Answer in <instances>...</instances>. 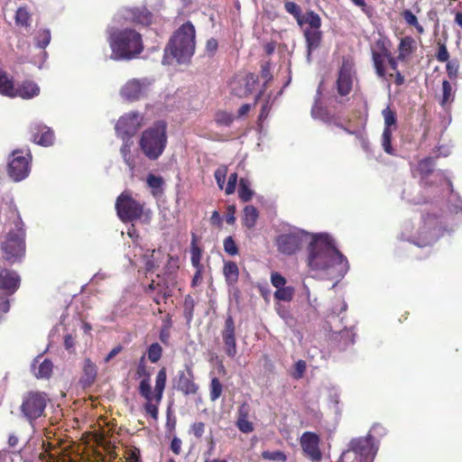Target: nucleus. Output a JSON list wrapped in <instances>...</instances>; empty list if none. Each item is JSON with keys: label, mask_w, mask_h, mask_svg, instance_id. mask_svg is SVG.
I'll list each match as a JSON object with an SVG mask.
<instances>
[{"label": "nucleus", "mask_w": 462, "mask_h": 462, "mask_svg": "<svg viewBox=\"0 0 462 462\" xmlns=\"http://www.w3.org/2000/svg\"><path fill=\"white\" fill-rule=\"evenodd\" d=\"M447 73L450 79H455L457 76L458 69H459V63L458 61H447Z\"/></svg>", "instance_id": "nucleus-58"}, {"label": "nucleus", "mask_w": 462, "mask_h": 462, "mask_svg": "<svg viewBox=\"0 0 462 462\" xmlns=\"http://www.w3.org/2000/svg\"><path fill=\"white\" fill-rule=\"evenodd\" d=\"M147 185L152 189V194L153 197H158L162 194L163 192V184L164 180L163 178L161 176H156L152 173H150L147 176L146 180Z\"/></svg>", "instance_id": "nucleus-35"}, {"label": "nucleus", "mask_w": 462, "mask_h": 462, "mask_svg": "<svg viewBox=\"0 0 462 462\" xmlns=\"http://www.w3.org/2000/svg\"><path fill=\"white\" fill-rule=\"evenodd\" d=\"M401 15L408 25L415 27L419 33H423V27L419 23L416 15L411 10L402 11Z\"/></svg>", "instance_id": "nucleus-42"}, {"label": "nucleus", "mask_w": 462, "mask_h": 462, "mask_svg": "<svg viewBox=\"0 0 462 462\" xmlns=\"http://www.w3.org/2000/svg\"><path fill=\"white\" fill-rule=\"evenodd\" d=\"M294 295V289L291 286L282 287L274 292V298L278 300L291 301Z\"/></svg>", "instance_id": "nucleus-45"}, {"label": "nucleus", "mask_w": 462, "mask_h": 462, "mask_svg": "<svg viewBox=\"0 0 462 462\" xmlns=\"http://www.w3.org/2000/svg\"><path fill=\"white\" fill-rule=\"evenodd\" d=\"M387 42L385 39H378L375 42V50H372L373 52H377L379 54H382L383 56H386V58H390L392 54L390 49L387 46Z\"/></svg>", "instance_id": "nucleus-53"}, {"label": "nucleus", "mask_w": 462, "mask_h": 462, "mask_svg": "<svg viewBox=\"0 0 462 462\" xmlns=\"http://www.w3.org/2000/svg\"><path fill=\"white\" fill-rule=\"evenodd\" d=\"M434 159L426 157L418 162V171L421 175L428 176L433 171Z\"/></svg>", "instance_id": "nucleus-43"}, {"label": "nucleus", "mask_w": 462, "mask_h": 462, "mask_svg": "<svg viewBox=\"0 0 462 462\" xmlns=\"http://www.w3.org/2000/svg\"><path fill=\"white\" fill-rule=\"evenodd\" d=\"M259 217L257 208L253 205H247L244 208L243 223L244 225L251 229L254 227L256 221Z\"/></svg>", "instance_id": "nucleus-33"}, {"label": "nucleus", "mask_w": 462, "mask_h": 462, "mask_svg": "<svg viewBox=\"0 0 462 462\" xmlns=\"http://www.w3.org/2000/svg\"><path fill=\"white\" fill-rule=\"evenodd\" d=\"M148 84L140 79L128 81L120 90V94L127 100H137L147 95Z\"/></svg>", "instance_id": "nucleus-18"}, {"label": "nucleus", "mask_w": 462, "mask_h": 462, "mask_svg": "<svg viewBox=\"0 0 462 462\" xmlns=\"http://www.w3.org/2000/svg\"><path fill=\"white\" fill-rule=\"evenodd\" d=\"M123 457L125 462H142L140 450L135 447H125Z\"/></svg>", "instance_id": "nucleus-46"}, {"label": "nucleus", "mask_w": 462, "mask_h": 462, "mask_svg": "<svg viewBox=\"0 0 462 462\" xmlns=\"http://www.w3.org/2000/svg\"><path fill=\"white\" fill-rule=\"evenodd\" d=\"M123 12L124 17L133 23L148 25L152 22V14L145 6L125 8Z\"/></svg>", "instance_id": "nucleus-22"}, {"label": "nucleus", "mask_w": 462, "mask_h": 462, "mask_svg": "<svg viewBox=\"0 0 462 462\" xmlns=\"http://www.w3.org/2000/svg\"><path fill=\"white\" fill-rule=\"evenodd\" d=\"M167 286L165 284H162L160 282H156L155 281H152L147 288L145 289L146 293H150L152 291H156V295L153 296V301L157 304H160L161 299L166 300L170 294L167 292Z\"/></svg>", "instance_id": "nucleus-29"}, {"label": "nucleus", "mask_w": 462, "mask_h": 462, "mask_svg": "<svg viewBox=\"0 0 462 462\" xmlns=\"http://www.w3.org/2000/svg\"><path fill=\"white\" fill-rule=\"evenodd\" d=\"M226 172H227V168L225 165H222V166L218 167L215 171V174H214L215 175V179H216V181H217L218 187L221 189L224 188V184H225V181H226Z\"/></svg>", "instance_id": "nucleus-55"}, {"label": "nucleus", "mask_w": 462, "mask_h": 462, "mask_svg": "<svg viewBox=\"0 0 462 462\" xmlns=\"http://www.w3.org/2000/svg\"><path fill=\"white\" fill-rule=\"evenodd\" d=\"M250 407L247 403H243L239 406L237 411V420L236 425L237 429L243 433H250L254 430V425L249 421Z\"/></svg>", "instance_id": "nucleus-23"}, {"label": "nucleus", "mask_w": 462, "mask_h": 462, "mask_svg": "<svg viewBox=\"0 0 462 462\" xmlns=\"http://www.w3.org/2000/svg\"><path fill=\"white\" fill-rule=\"evenodd\" d=\"M261 77L265 80V82L263 83L262 89L254 97V106H256L266 90L267 83L273 79L270 62H264L261 65Z\"/></svg>", "instance_id": "nucleus-32"}, {"label": "nucleus", "mask_w": 462, "mask_h": 462, "mask_svg": "<svg viewBox=\"0 0 462 462\" xmlns=\"http://www.w3.org/2000/svg\"><path fill=\"white\" fill-rule=\"evenodd\" d=\"M107 33H108V42H109L110 48L112 51L110 58L114 60V59H116V32L111 27V28H108Z\"/></svg>", "instance_id": "nucleus-62"}, {"label": "nucleus", "mask_w": 462, "mask_h": 462, "mask_svg": "<svg viewBox=\"0 0 462 462\" xmlns=\"http://www.w3.org/2000/svg\"><path fill=\"white\" fill-rule=\"evenodd\" d=\"M271 282L272 284L277 289H281L282 287H284L286 284V279L279 273H272Z\"/></svg>", "instance_id": "nucleus-59"}, {"label": "nucleus", "mask_w": 462, "mask_h": 462, "mask_svg": "<svg viewBox=\"0 0 462 462\" xmlns=\"http://www.w3.org/2000/svg\"><path fill=\"white\" fill-rule=\"evenodd\" d=\"M250 181L245 178L239 180L238 196L243 202H248L252 199L254 191L250 189Z\"/></svg>", "instance_id": "nucleus-37"}, {"label": "nucleus", "mask_w": 462, "mask_h": 462, "mask_svg": "<svg viewBox=\"0 0 462 462\" xmlns=\"http://www.w3.org/2000/svg\"><path fill=\"white\" fill-rule=\"evenodd\" d=\"M196 30L191 22L180 25L170 38L165 50L162 63L171 64L175 60L179 64L190 61L195 52Z\"/></svg>", "instance_id": "nucleus-2"}, {"label": "nucleus", "mask_w": 462, "mask_h": 462, "mask_svg": "<svg viewBox=\"0 0 462 462\" xmlns=\"http://www.w3.org/2000/svg\"><path fill=\"white\" fill-rule=\"evenodd\" d=\"M382 115L384 119V127L387 129H391V127L393 125L395 126L397 122L396 113L393 109L390 108V106H387L384 108L382 112Z\"/></svg>", "instance_id": "nucleus-48"}, {"label": "nucleus", "mask_w": 462, "mask_h": 462, "mask_svg": "<svg viewBox=\"0 0 462 462\" xmlns=\"http://www.w3.org/2000/svg\"><path fill=\"white\" fill-rule=\"evenodd\" d=\"M416 50V42L411 36H405L401 39L398 45V56L397 59L400 61H404L409 56H411Z\"/></svg>", "instance_id": "nucleus-27"}, {"label": "nucleus", "mask_w": 462, "mask_h": 462, "mask_svg": "<svg viewBox=\"0 0 462 462\" xmlns=\"http://www.w3.org/2000/svg\"><path fill=\"white\" fill-rule=\"evenodd\" d=\"M235 330L236 328L234 318L231 314L228 313L225 319L221 336L225 345V352L229 357H235L237 354Z\"/></svg>", "instance_id": "nucleus-17"}, {"label": "nucleus", "mask_w": 462, "mask_h": 462, "mask_svg": "<svg viewBox=\"0 0 462 462\" xmlns=\"http://www.w3.org/2000/svg\"><path fill=\"white\" fill-rule=\"evenodd\" d=\"M166 129V123L158 121L143 132L139 146L149 160L155 161L163 153L168 139Z\"/></svg>", "instance_id": "nucleus-4"}, {"label": "nucleus", "mask_w": 462, "mask_h": 462, "mask_svg": "<svg viewBox=\"0 0 462 462\" xmlns=\"http://www.w3.org/2000/svg\"><path fill=\"white\" fill-rule=\"evenodd\" d=\"M262 457L265 460H272V461H277V462H286L287 456L284 452L281 450L276 451H263L262 452Z\"/></svg>", "instance_id": "nucleus-50"}, {"label": "nucleus", "mask_w": 462, "mask_h": 462, "mask_svg": "<svg viewBox=\"0 0 462 462\" xmlns=\"http://www.w3.org/2000/svg\"><path fill=\"white\" fill-rule=\"evenodd\" d=\"M320 437L312 431H305L300 438L303 455L312 462H320L322 452L319 448Z\"/></svg>", "instance_id": "nucleus-15"}, {"label": "nucleus", "mask_w": 462, "mask_h": 462, "mask_svg": "<svg viewBox=\"0 0 462 462\" xmlns=\"http://www.w3.org/2000/svg\"><path fill=\"white\" fill-rule=\"evenodd\" d=\"M375 454L372 436L356 438L350 440L338 462H373Z\"/></svg>", "instance_id": "nucleus-7"}, {"label": "nucleus", "mask_w": 462, "mask_h": 462, "mask_svg": "<svg viewBox=\"0 0 462 462\" xmlns=\"http://www.w3.org/2000/svg\"><path fill=\"white\" fill-rule=\"evenodd\" d=\"M295 372L293 374V377L295 379H300L303 376L304 372L306 370V362L303 360H299L295 363Z\"/></svg>", "instance_id": "nucleus-61"}, {"label": "nucleus", "mask_w": 462, "mask_h": 462, "mask_svg": "<svg viewBox=\"0 0 462 462\" xmlns=\"http://www.w3.org/2000/svg\"><path fill=\"white\" fill-rule=\"evenodd\" d=\"M14 230L8 232L5 240L1 244L5 259L11 263L20 260L25 253L26 232L24 223L19 214L14 221Z\"/></svg>", "instance_id": "nucleus-6"}, {"label": "nucleus", "mask_w": 462, "mask_h": 462, "mask_svg": "<svg viewBox=\"0 0 462 462\" xmlns=\"http://www.w3.org/2000/svg\"><path fill=\"white\" fill-rule=\"evenodd\" d=\"M393 77H394V83L397 86H402L404 84V81H405L404 76L399 70L395 71L394 74H393V73L387 74V79H385L389 80L390 79H392Z\"/></svg>", "instance_id": "nucleus-63"}, {"label": "nucleus", "mask_w": 462, "mask_h": 462, "mask_svg": "<svg viewBox=\"0 0 462 462\" xmlns=\"http://www.w3.org/2000/svg\"><path fill=\"white\" fill-rule=\"evenodd\" d=\"M308 265L311 270L326 273L330 279L342 278L348 270L346 258L337 249L328 235H317L308 246Z\"/></svg>", "instance_id": "nucleus-1"}, {"label": "nucleus", "mask_w": 462, "mask_h": 462, "mask_svg": "<svg viewBox=\"0 0 462 462\" xmlns=\"http://www.w3.org/2000/svg\"><path fill=\"white\" fill-rule=\"evenodd\" d=\"M51 41V32L50 30L44 29L38 32L36 36V45L39 48L44 49Z\"/></svg>", "instance_id": "nucleus-51"}, {"label": "nucleus", "mask_w": 462, "mask_h": 462, "mask_svg": "<svg viewBox=\"0 0 462 462\" xmlns=\"http://www.w3.org/2000/svg\"><path fill=\"white\" fill-rule=\"evenodd\" d=\"M439 49L438 52L436 54V58L439 62H447L449 59V53L448 51V49L445 45V43L439 42L438 43Z\"/></svg>", "instance_id": "nucleus-56"}, {"label": "nucleus", "mask_w": 462, "mask_h": 462, "mask_svg": "<svg viewBox=\"0 0 462 462\" xmlns=\"http://www.w3.org/2000/svg\"><path fill=\"white\" fill-rule=\"evenodd\" d=\"M130 146L127 142L121 147L120 152L122 153V156L124 157V160L125 161L126 164L131 168H134L135 166V160L133 156L130 155Z\"/></svg>", "instance_id": "nucleus-54"}, {"label": "nucleus", "mask_w": 462, "mask_h": 462, "mask_svg": "<svg viewBox=\"0 0 462 462\" xmlns=\"http://www.w3.org/2000/svg\"><path fill=\"white\" fill-rule=\"evenodd\" d=\"M354 75V63L349 60L344 59L338 69L336 81L337 92L339 96L346 97L350 94L353 88Z\"/></svg>", "instance_id": "nucleus-14"}, {"label": "nucleus", "mask_w": 462, "mask_h": 462, "mask_svg": "<svg viewBox=\"0 0 462 462\" xmlns=\"http://www.w3.org/2000/svg\"><path fill=\"white\" fill-rule=\"evenodd\" d=\"M0 94L14 97V87L13 81L5 71L0 70Z\"/></svg>", "instance_id": "nucleus-36"}, {"label": "nucleus", "mask_w": 462, "mask_h": 462, "mask_svg": "<svg viewBox=\"0 0 462 462\" xmlns=\"http://www.w3.org/2000/svg\"><path fill=\"white\" fill-rule=\"evenodd\" d=\"M136 376L141 379L139 386H138V393L141 397H147L149 398L150 395V381H151V375L152 373L148 366L146 365V363L144 361V356H142L139 360V363L137 365L136 368Z\"/></svg>", "instance_id": "nucleus-21"}, {"label": "nucleus", "mask_w": 462, "mask_h": 462, "mask_svg": "<svg viewBox=\"0 0 462 462\" xmlns=\"http://www.w3.org/2000/svg\"><path fill=\"white\" fill-rule=\"evenodd\" d=\"M284 9L294 17L298 25L303 29L307 58L310 60L312 51L319 48L323 38V33L320 30L322 24L320 16L312 10L302 14L300 6L291 1L284 3Z\"/></svg>", "instance_id": "nucleus-3"}, {"label": "nucleus", "mask_w": 462, "mask_h": 462, "mask_svg": "<svg viewBox=\"0 0 462 462\" xmlns=\"http://www.w3.org/2000/svg\"><path fill=\"white\" fill-rule=\"evenodd\" d=\"M20 276L14 271L0 267V291L14 294L20 287Z\"/></svg>", "instance_id": "nucleus-19"}, {"label": "nucleus", "mask_w": 462, "mask_h": 462, "mask_svg": "<svg viewBox=\"0 0 462 462\" xmlns=\"http://www.w3.org/2000/svg\"><path fill=\"white\" fill-rule=\"evenodd\" d=\"M183 308L185 319H187L188 322L191 321V319H193L195 300L189 294L185 296Z\"/></svg>", "instance_id": "nucleus-49"}, {"label": "nucleus", "mask_w": 462, "mask_h": 462, "mask_svg": "<svg viewBox=\"0 0 462 462\" xmlns=\"http://www.w3.org/2000/svg\"><path fill=\"white\" fill-rule=\"evenodd\" d=\"M41 358L42 356H39L34 359L32 364V371L36 378L48 379L52 374L53 365L49 359H44L39 364V365H37Z\"/></svg>", "instance_id": "nucleus-24"}, {"label": "nucleus", "mask_w": 462, "mask_h": 462, "mask_svg": "<svg viewBox=\"0 0 462 462\" xmlns=\"http://www.w3.org/2000/svg\"><path fill=\"white\" fill-rule=\"evenodd\" d=\"M223 274L229 286L236 284L239 278V269L236 263L233 261L225 262Z\"/></svg>", "instance_id": "nucleus-28"}, {"label": "nucleus", "mask_w": 462, "mask_h": 462, "mask_svg": "<svg viewBox=\"0 0 462 462\" xmlns=\"http://www.w3.org/2000/svg\"><path fill=\"white\" fill-rule=\"evenodd\" d=\"M233 114L219 110L215 114V122L219 126H230L234 122Z\"/></svg>", "instance_id": "nucleus-41"}, {"label": "nucleus", "mask_w": 462, "mask_h": 462, "mask_svg": "<svg viewBox=\"0 0 462 462\" xmlns=\"http://www.w3.org/2000/svg\"><path fill=\"white\" fill-rule=\"evenodd\" d=\"M393 130L383 128L382 134V147L383 151L390 155H395V150L392 146Z\"/></svg>", "instance_id": "nucleus-39"}, {"label": "nucleus", "mask_w": 462, "mask_h": 462, "mask_svg": "<svg viewBox=\"0 0 462 462\" xmlns=\"http://www.w3.org/2000/svg\"><path fill=\"white\" fill-rule=\"evenodd\" d=\"M143 50L142 36L134 30L117 33V60H133Z\"/></svg>", "instance_id": "nucleus-8"}, {"label": "nucleus", "mask_w": 462, "mask_h": 462, "mask_svg": "<svg viewBox=\"0 0 462 462\" xmlns=\"http://www.w3.org/2000/svg\"><path fill=\"white\" fill-rule=\"evenodd\" d=\"M224 251L229 255H236L238 254V247L234 238L229 236L224 239L223 242Z\"/></svg>", "instance_id": "nucleus-52"}, {"label": "nucleus", "mask_w": 462, "mask_h": 462, "mask_svg": "<svg viewBox=\"0 0 462 462\" xmlns=\"http://www.w3.org/2000/svg\"><path fill=\"white\" fill-rule=\"evenodd\" d=\"M143 124V117L138 112H129L122 116L117 122V132L123 136H133Z\"/></svg>", "instance_id": "nucleus-16"}, {"label": "nucleus", "mask_w": 462, "mask_h": 462, "mask_svg": "<svg viewBox=\"0 0 462 462\" xmlns=\"http://www.w3.org/2000/svg\"><path fill=\"white\" fill-rule=\"evenodd\" d=\"M54 134L47 126H42L39 129V133L33 134V141L40 145L49 146L53 143Z\"/></svg>", "instance_id": "nucleus-30"}, {"label": "nucleus", "mask_w": 462, "mask_h": 462, "mask_svg": "<svg viewBox=\"0 0 462 462\" xmlns=\"http://www.w3.org/2000/svg\"><path fill=\"white\" fill-rule=\"evenodd\" d=\"M30 152L15 150L12 153V160L8 163V174L14 181L25 179L30 171Z\"/></svg>", "instance_id": "nucleus-13"}, {"label": "nucleus", "mask_w": 462, "mask_h": 462, "mask_svg": "<svg viewBox=\"0 0 462 462\" xmlns=\"http://www.w3.org/2000/svg\"><path fill=\"white\" fill-rule=\"evenodd\" d=\"M258 84V76L252 72H247L236 75L231 79L229 86L233 96L238 98H245L253 93Z\"/></svg>", "instance_id": "nucleus-12"}, {"label": "nucleus", "mask_w": 462, "mask_h": 462, "mask_svg": "<svg viewBox=\"0 0 462 462\" xmlns=\"http://www.w3.org/2000/svg\"><path fill=\"white\" fill-rule=\"evenodd\" d=\"M49 399L45 393L31 391L23 398L21 411L31 423L43 415Z\"/></svg>", "instance_id": "nucleus-10"}, {"label": "nucleus", "mask_w": 462, "mask_h": 462, "mask_svg": "<svg viewBox=\"0 0 462 462\" xmlns=\"http://www.w3.org/2000/svg\"><path fill=\"white\" fill-rule=\"evenodd\" d=\"M16 25L28 27L31 23V14L27 7L21 6L16 10L14 16Z\"/></svg>", "instance_id": "nucleus-38"}, {"label": "nucleus", "mask_w": 462, "mask_h": 462, "mask_svg": "<svg viewBox=\"0 0 462 462\" xmlns=\"http://www.w3.org/2000/svg\"><path fill=\"white\" fill-rule=\"evenodd\" d=\"M372 60L376 75L381 79H387L385 68V62H387L386 56L372 51Z\"/></svg>", "instance_id": "nucleus-31"}, {"label": "nucleus", "mask_w": 462, "mask_h": 462, "mask_svg": "<svg viewBox=\"0 0 462 462\" xmlns=\"http://www.w3.org/2000/svg\"><path fill=\"white\" fill-rule=\"evenodd\" d=\"M40 94L39 86L32 81H24L19 85L16 88H14V97H20L24 99L32 98Z\"/></svg>", "instance_id": "nucleus-25"}, {"label": "nucleus", "mask_w": 462, "mask_h": 462, "mask_svg": "<svg viewBox=\"0 0 462 462\" xmlns=\"http://www.w3.org/2000/svg\"><path fill=\"white\" fill-rule=\"evenodd\" d=\"M187 373H178L177 389L184 395H195L199 391V385L194 382V374L190 366H187Z\"/></svg>", "instance_id": "nucleus-20"}, {"label": "nucleus", "mask_w": 462, "mask_h": 462, "mask_svg": "<svg viewBox=\"0 0 462 462\" xmlns=\"http://www.w3.org/2000/svg\"><path fill=\"white\" fill-rule=\"evenodd\" d=\"M223 393V384L217 377H213L209 384V398L211 402H216Z\"/></svg>", "instance_id": "nucleus-40"}, {"label": "nucleus", "mask_w": 462, "mask_h": 462, "mask_svg": "<svg viewBox=\"0 0 462 462\" xmlns=\"http://www.w3.org/2000/svg\"><path fill=\"white\" fill-rule=\"evenodd\" d=\"M117 217L123 222L141 220L149 224L152 217V211L145 208V203L135 199L132 191L125 190L117 196Z\"/></svg>", "instance_id": "nucleus-5"}, {"label": "nucleus", "mask_w": 462, "mask_h": 462, "mask_svg": "<svg viewBox=\"0 0 462 462\" xmlns=\"http://www.w3.org/2000/svg\"><path fill=\"white\" fill-rule=\"evenodd\" d=\"M181 440L177 438V437H174L172 439H171V451L175 454V455H180V451H181Z\"/></svg>", "instance_id": "nucleus-64"}, {"label": "nucleus", "mask_w": 462, "mask_h": 462, "mask_svg": "<svg viewBox=\"0 0 462 462\" xmlns=\"http://www.w3.org/2000/svg\"><path fill=\"white\" fill-rule=\"evenodd\" d=\"M442 97L440 99V106H445L448 103L453 101L452 87L448 80L442 82Z\"/></svg>", "instance_id": "nucleus-47"}, {"label": "nucleus", "mask_w": 462, "mask_h": 462, "mask_svg": "<svg viewBox=\"0 0 462 462\" xmlns=\"http://www.w3.org/2000/svg\"><path fill=\"white\" fill-rule=\"evenodd\" d=\"M191 263L195 269H204V266L201 264V257H202V249L198 245V239L195 234H192L191 239Z\"/></svg>", "instance_id": "nucleus-34"}, {"label": "nucleus", "mask_w": 462, "mask_h": 462, "mask_svg": "<svg viewBox=\"0 0 462 462\" xmlns=\"http://www.w3.org/2000/svg\"><path fill=\"white\" fill-rule=\"evenodd\" d=\"M162 356V347L159 343H152L147 349V357L152 363H157Z\"/></svg>", "instance_id": "nucleus-44"}, {"label": "nucleus", "mask_w": 462, "mask_h": 462, "mask_svg": "<svg viewBox=\"0 0 462 462\" xmlns=\"http://www.w3.org/2000/svg\"><path fill=\"white\" fill-rule=\"evenodd\" d=\"M97 374L96 365L89 358H86L83 365V374L79 381L81 385L84 388L91 386L97 378Z\"/></svg>", "instance_id": "nucleus-26"}, {"label": "nucleus", "mask_w": 462, "mask_h": 462, "mask_svg": "<svg viewBox=\"0 0 462 462\" xmlns=\"http://www.w3.org/2000/svg\"><path fill=\"white\" fill-rule=\"evenodd\" d=\"M166 381V368L162 367L156 375L154 390L152 391V385L150 384L149 398L143 397L145 401L143 405V411L146 415L151 416L154 420H157L159 417V405L162 400Z\"/></svg>", "instance_id": "nucleus-9"}, {"label": "nucleus", "mask_w": 462, "mask_h": 462, "mask_svg": "<svg viewBox=\"0 0 462 462\" xmlns=\"http://www.w3.org/2000/svg\"><path fill=\"white\" fill-rule=\"evenodd\" d=\"M309 234L303 231H294L277 236L275 244L280 253L287 255L294 254L307 240Z\"/></svg>", "instance_id": "nucleus-11"}, {"label": "nucleus", "mask_w": 462, "mask_h": 462, "mask_svg": "<svg viewBox=\"0 0 462 462\" xmlns=\"http://www.w3.org/2000/svg\"><path fill=\"white\" fill-rule=\"evenodd\" d=\"M237 179L238 175L236 172L231 173L229 175L228 181L225 189L226 194L230 195L235 192L237 184Z\"/></svg>", "instance_id": "nucleus-57"}, {"label": "nucleus", "mask_w": 462, "mask_h": 462, "mask_svg": "<svg viewBox=\"0 0 462 462\" xmlns=\"http://www.w3.org/2000/svg\"><path fill=\"white\" fill-rule=\"evenodd\" d=\"M205 431V423L202 421L195 422L191 425V432L197 439H200Z\"/></svg>", "instance_id": "nucleus-60"}]
</instances>
